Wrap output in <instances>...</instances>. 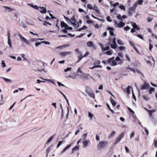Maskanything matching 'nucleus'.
<instances>
[{
    "label": "nucleus",
    "mask_w": 157,
    "mask_h": 157,
    "mask_svg": "<svg viewBox=\"0 0 157 157\" xmlns=\"http://www.w3.org/2000/svg\"><path fill=\"white\" fill-rule=\"evenodd\" d=\"M4 8L5 9H7L8 10V12H11L12 11L14 10V9H12L11 8L7 6H4Z\"/></svg>",
    "instance_id": "f3484780"
},
{
    "label": "nucleus",
    "mask_w": 157,
    "mask_h": 157,
    "mask_svg": "<svg viewBox=\"0 0 157 157\" xmlns=\"http://www.w3.org/2000/svg\"><path fill=\"white\" fill-rule=\"evenodd\" d=\"M87 7L90 10H93L96 11L98 13H99V11L98 10H96L93 8L92 5L90 4H88L87 5Z\"/></svg>",
    "instance_id": "9b49d317"
},
{
    "label": "nucleus",
    "mask_w": 157,
    "mask_h": 157,
    "mask_svg": "<svg viewBox=\"0 0 157 157\" xmlns=\"http://www.w3.org/2000/svg\"><path fill=\"white\" fill-rule=\"evenodd\" d=\"M130 70L132 71L133 72H137L138 71V70L137 69H135L133 68H131V69H130Z\"/></svg>",
    "instance_id": "052dcab7"
},
{
    "label": "nucleus",
    "mask_w": 157,
    "mask_h": 157,
    "mask_svg": "<svg viewBox=\"0 0 157 157\" xmlns=\"http://www.w3.org/2000/svg\"><path fill=\"white\" fill-rule=\"evenodd\" d=\"M70 20V22H71H71H76V19H75V16L74 15L72 16Z\"/></svg>",
    "instance_id": "5701e85b"
},
{
    "label": "nucleus",
    "mask_w": 157,
    "mask_h": 157,
    "mask_svg": "<svg viewBox=\"0 0 157 157\" xmlns=\"http://www.w3.org/2000/svg\"><path fill=\"white\" fill-rule=\"evenodd\" d=\"M41 43H44L46 44H50V43L49 42H48V41H41Z\"/></svg>",
    "instance_id": "09e8293b"
},
{
    "label": "nucleus",
    "mask_w": 157,
    "mask_h": 157,
    "mask_svg": "<svg viewBox=\"0 0 157 157\" xmlns=\"http://www.w3.org/2000/svg\"><path fill=\"white\" fill-rule=\"evenodd\" d=\"M2 67H5L6 66V65L5 63L4 62V61H3V60L2 61Z\"/></svg>",
    "instance_id": "6e6d98bb"
},
{
    "label": "nucleus",
    "mask_w": 157,
    "mask_h": 157,
    "mask_svg": "<svg viewBox=\"0 0 157 157\" xmlns=\"http://www.w3.org/2000/svg\"><path fill=\"white\" fill-rule=\"evenodd\" d=\"M154 146L155 147H157V140H154Z\"/></svg>",
    "instance_id": "774afa93"
},
{
    "label": "nucleus",
    "mask_w": 157,
    "mask_h": 157,
    "mask_svg": "<svg viewBox=\"0 0 157 157\" xmlns=\"http://www.w3.org/2000/svg\"><path fill=\"white\" fill-rule=\"evenodd\" d=\"M88 116L90 118V120H92V118L93 116V114L92 113H90L89 112Z\"/></svg>",
    "instance_id": "4c0bfd02"
},
{
    "label": "nucleus",
    "mask_w": 157,
    "mask_h": 157,
    "mask_svg": "<svg viewBox=\"0 0 157 157\" xmlns=\"http://www.w3.org/2000/svg\"><path fill=\"white\" fill-rule=\"evenodd\" d=\"M132 26L134 29H136L137 30H139L140 29V28L135 23L133 24Z\"/></svg>",
    "instance_id": "b1692460"
},
{
    "label": "nucleus",
    "mask_w": 157,
    "mask_h": 157,
    "mask_svg": "<svg viewBox=\"0 0 157 157\" xmlns=\"http://www.w3.org/2000/svg\"><path fill=\"white\" fill-rule=\"evenodd\" d=\"M71 53L70 52H61L59 53V55L63 57H64L70 54Z\"/></svg>",
    "instance_id": "1a4fd4ad"
},
{
    "label": "nucleus",
    "mask_w": 157,
    "mask_h": 157,
    "mask_svg": "<svg viewBox=\"0 0 157 157\" xmlns=\"http://www.w3.org/2000/svg\"><path fill=\"white\" fill-rule=\"evenodd\" d=\"M113 44H111L110 46L112 48L115 49L117 47V44L116 43V39L114 38L113 40Z\"/></svg>",
    "instance_id": "6e6552de"
},
{
    "label": "nucleus",
    "mask_w": 157,
    "mask_h": 157,
    "mask_svg": "<svg viewBox=\"0 0 157 157\" xmlns=\"http://www.w3.org/2000/svg\"><path fill=\"white\" fill-rule=\"evenodd\" d=\"M137 3H135L132 7L129 8L128 10V14L129 16H131L133 13L135 11L137 7Z\"/></svg>",
    "instance_id": "f03ea898"
},
{
    "label": "nucleus",
    "mask_w": 157,
    "mask_h": 157,
    "mask_svg": "<svg viewBox=\"0 0 157 157\" xmlns=\"http://www.w3.org/2000/svg\"><path fill=\"white\" fill-rule=\"evenodd\" d=\"M132 88L130 86H128V87L126 88V93L127 94H130V89Z\"/></svg>",
    "instance_id": "412c9836"
},
{
    "label": "nucleus",
    "mask_w": 157,
    "mask_h": 157,
    "mask_svg": "<svg viewBox=\"0 0 157 157\" xmlns=\"http://www.w3.org/2000/svg\"><path fill=\"white\" fill-rule=\"evenodd\" d=\"M54 138V137L53 135L51 136L48 139V140L46 142V144H48L52 140V139Z\"/></svg>",
    "instance_id": "6ab92c4d"
},
{
    "label": "nucleus",
    "mask_w": 157,
    "mask_h": 157,
    "mask_svg": "<svg viewBox=\"0 0 157 157\" xmlns=\"http://www.w3.org/2000/svg\"><path fill=\"white\" fill-rule=\"evenodd\" d=\"M135 135V133L134 132H132L130 135V138L132 139V137H133Z\"/></svg>",
    "instance_id": "5fc2aeb1"
},
{
    "label": "nucleus",
    "mask_w": 157,
    "mask_h": 157,
    "mask_svg": "<svg viewBox=\"0 0 157 157\" xmlns=\"http://www.w3.org/2000/svg\"><path fill=\"white\" fill-rule=\"evenodd\" d=\"M124 134V133L123 132L115 140V144L119 143L121 141V139L123 137Z\"/></svg>",
    "instance_id": "0eeeda50"
},
{
    "label": "nucleus",
    "mask_w": 157,
    "mask_h": 157,
    "mask_svg": "<svg viewBox=\"0 0 157 157\" xmlns=\"http://www.w3.org/2000/svg\"><path fill=\"white\" fill-rule=\"evenodd\" d=\"M153 48V45L151 44H149V50L150 51H151V49Z\"/></svg>",
    "instance_id": "bf43d9fd"
},
{
    "label": "nucleus",
    "mask_w": 157,
    "mask_h": 157,
    "mask_svg": "<svg viewBox=\"0 0 157 157\" xmlns=\"http://www.w3.org/2000/svg\"><path fill=\"white\" fill-rule=\"evenodd\" d=\"M107 33L106 32H105L101 36L102 37H104L107 36Z\"/></svg>",
    "instance_id": "49530a36"
},
{
    "label": "nucleus",
    "mask_w": 157,
    "mask_h": 157,
    "mask_svg": "<svg viewBox=\"0 0 157 157\" xmlns=\"http://www.w3.org/2000/svg\"><path fill=\"white\" fill-rule=\"evenodd\" d=\"M108 142L107 141H101L99 142L98 145V148L100 149L101 148L105 147L107 145Z\"/></svg>",
    "instance_id": "20e7f679"
},
{
    "label": "nucleus",
    "mask_w": 157,
    "mask_h": 157,
    "mask_svg": "<svg viewBox=\"0 0 157 157\" xmlns=\"http://www.w3.org/2000/svg\"><path fill=\"white\" fill-rule=\"evenodd\" d=\"M83 75H82V78H85L88 79L90 76V75L89 74H86L85 73H82Z\"/></svg>",
    "instance_id": "dca6fc26"
},
{
    "label": "nucleus",
    "mask_w": 157,
    "mask_h": 157,
    "mask_svg": "<svg viewBox=\"0 0 157 157\" xmlns=\"http://www.w3.org/2000/svg\"><path fill=\"white\" fill-rule=\"evenodd\" d=\"M143 98L146 100H150V98L147 96L145 95L143 96Z\"/></svg>",
    "instance_id": "2f4dec72"
},
{
    "label": "nucleus",
    "mask_w": 157,
    "mask_h": 157,
    "mask_svg": "<svg viewBox=\"0 0 157 157\" xmlns=\"http://www.w3.org/2000/svg\"><path fill=\"white\" fill-rule=\"evenodd\" d=\"M79 149V147L78 146H76L75 147L72 148V150L71 153H73L75 151H78Z\"/></svg>",
    "instance_id": "f8f14e48"
},
{
    "label": "nucleus",
    "mask_w": 157,
    "mask_h": 157,
    "mask_svg": "<svg viewBox=\"0 0 157 157\" xmlns=\"http://www.w3.org/2000/svg\"><path fill=\"white\" fill-rule=\"evenodd\" d=\"M119 48L120 50L123 51L126 48L124 46H121L119 47Z\"/></svg>",
    "instance_id": "473e14b6"
},
{
    "label": "nucleus",
    "mask_w": 157,
    "mask_h": 157,
    "mask_svg": "<svg viewBox=\"0 0 157 157\" xmlns=\"http://www.w3.org/2000/svg\"><path fill=\"white\" fill-rule=\"evenodd\" d=\"M87 133H84L83 134L82 137H83V139H85L87 136Z\"/></svg>",
    "instance_id": "79ce46f5"
},
{
    "label": "nucleus",
    "mask_w": 157,
    "mask_h": 157,
    "mask_svg": "<svg viewBox=\"0 0 157 157\" xmlns=\"http://www.w3.org/2000/svg\"><path fill=\"white\" fill-rule=\"evenodd\" d=\"M106 54L109 55H110L112 54V53L109 51H108L106 52Z\"/></svg>",
    "instance_id": "864d4df0"
},
{
    "label": "nucleus",
    "mask_w": 157,
    "mask_h": 157,
    "mask_svg": "<svg viewBox=\"0 0 157 157\" xmlns=\"http://www.w3.org/2000/svg\"><path fill=\"white\" fill-rule=\"evenodd\" d=\"M114 25H116V26L119 28L122 27L125 25V23L122 21H120L119 23H118L115 20L114 21Z\"/></svg>",
    "instance_id": "423d86ee"
},
{
    "label": "nucleus",
    "mask_w": 157,
    "mask_h": 157,
    "mask_svg": "<svg viewBox=\"0 0 157 157\" xmlns=\"http://www.w3.org/2000/svg\"><path fill=\"white\" fill-rule=\"evenodd\" d=\"M149 85L148 83H145L144 84H143L141 87V89L144 90L146 89H147L149 88Z\"/></svg>",
    "instance_id": "9d476101"
},
{
    "label": "nucleus",
    "mask_w": 157,
    "mask_h": 157,
    "mask_svg": "<svg viewBox=\"0 0 157 157\" xmlns=\"http://www.w3.org/2000/svg\"><path fill=\"white\" fill-rule=\"evenodd\" d=\"M110 101L111 104L113 106H114L116 105V102L111 97L110 98Z\"/></svg>",
    "instance_id": "2eb2a0df"
},
{
    "label": "nucleus",
    "mask_w": 157,
    "mask_h": 157,
    "mask_svg": "<svg viewBox=\"0 0 157 157\" xmlns=\"http://www.w3.org/2000/svg\"><path fill=\"white\" fill-rule=\"evenodd\" d=\"M117 18L119 20H122V17L121 16V15L119 14L117 15Z\"/></svg>",
    "instance_id": "37998d69"
},
{
    "label": "nucleus",
    "mask_w": 157,
    "mask_h": 157,
    "mask_svg": "<svg viewBox=\"0 0 157 157\" xmlns=\"http://www.w3.org/2000/svg\"><path fill=\"white\" fill-rule=\"evenodd\" d=\"M83 147H86L88 145V142L87 140H85L83 142Z\"/></svg>",
    "instance_id": "393cba45"
},
{
    "label": "nucleus",
    "mask_w": 157,
    "mask_h": 157,
    "mask_svg": "<svg viewBox=\"0 0 157 157\" xmlns=\"http://www.w3.org/2000/svg\"><path fill=\"white\" fill-rule=\"evenodd\" d=\"M86 22L88 24H91L92 23L93 21L92 20H88L86 21Z\"/></svg>",
    "instance_id": "0e129e2a"
},
{
    "label": "nucleus",
    "mask_w": 157,
    "mask_h": 157,
    "mask_svg": "<svg viewBox=\"0 0 157 157\" xmlns=\"http://www.w3.org/2000/svg\"><path fill=\"white\" fill-rule=\"evenodd\" d=\"M152 20V18H151L149 17H148L147 19V20L148 22H150Z\"/></svg>",
    "instance_id": "680f3d73"
},
{
    "label": "nucleus",
    "mask_w": 157,
    "mask_h": 157,
    "mask_svg": "<svg viewBox=\"0 0 157 157\" xmlns=\"http://www.w3.org/2000/svg\"><path fill=\"white\" fill-rule=\"evenodd\" d=\"M87 45L89 47H92L94 46V45L93 42L91 41H89L87 43Z\"/></svg>",
    "instance_id": "ddd939ff"
},
{
    "label": "nucleus",
    "mask_w": 157,
    "mask_h": 157,
    "mask_svg": "<svg viewBox=\"0 0 157 157\" xmlns=\"http://www.w3.org/2000/svg\"><path fill=\"white\" fill-rule=\"evenodd\" d=\"M137 36L139 38H140L142 40H143L144 38L142 35L140 34H138L137 35Z\"/></svg>",
    "instance_id": "8fccbe9b"
},
{
    "label": "nucleus",
    "mask_w": 157,
    "mask_h": 157,
    "mask_svg": "<svg viewBox=\"0 0 157 157\" xmlns=\"http://www.w3.org/2000/svg\"><path fill=\"white\" fill-rule=\"evenodd\" d=\"M41 10H40V12L42 13H46L47 12L46 9L44 7H42L41 8Z\"/></svg>",
    "instance_id": "a211bd4d"
},
{
    "label": "nucleus",
    "mask_w": 157,
    "mask_h": 157,
    "mask_svg": "<svg viewBox=\"0 0 157 157\" xmlns=\"http://www.w3.org/2000/svg\"><path fill=\"white\" fill-rule=\"evenodd\" d=\"M107 62L112 66H115L117 65V63L114 60V57H113L108 59Z\"/></svg>",
    "instance_id": "7ed1b4c3"
},
{
    "label": "nucleus",
    "mask_w": 157,
    "mask_h": 157,
    "mask_svg": "<svg viewBox=\"0 0 157 157\" xmlns=\"http://www.w3.org/2000/svg\"><path fill=\"white\" fill-rule=\"evenodd\" d=\"M130 29V28L128 26H127L124 28V30L125 31H128Z\"/></svg>",
    "instance_id": "13d9d810"
},
{
    "label": "nucleus",
    "mask_w": 157,
    "mask_h": 157,
    "mask_svg": "<svg viewBox=\"0 0 157 157\" xmlns=\"http://www.w3.org/2000/svg\"><path fill=\"white\" fill-rule=\"evenodd\" d=\"M50 151V147H48L46 150V155L47 156L48 154V153Z\"/></svg>",
    "instance_id": "c03bdc74"
},
{
    "label": "nucleus",
    "mask_w": 157,
    "mask_h": 157,
    "mask_svg": "<svg viewBox=\"0 0 157 157\" xmlns=\"http://www.w3.org/2000/svg\"><path fill=\"white\" fill-rule=\"evenodd\" d=\"M117 42L118 44H119V45H123L124 44V43L123 42H122L121 40H117Z\"/></svg>",
    "instance_id": "7c9ffc66"
},
{
    "label": "nucleus",
    "mask_w": 157,
    "mask_h": 157,
    "mask_svg": "<svg viewBox=\"0 0 157 157\" xmlns=\"http://www.w3.org/2000/svg\"><path fill=\"white\" fill-rule=\"evenodd\" d=\"M107 106L110 110L111 111V112L112 113H114V111L110 108L109 105L108 104H107Z\"/></svg>",
    "instance_id": "e433bc0d"
},
{
    "label": "nucleus",
    "mask_w": 157,
    "mask_h": 157,
    "mask_svg": "<svg viewBox=\"0 0 157 157\" xmlns=\"http://www.w3.org/2000/svg\"><path fill=\"white\" fill-rule=\"evenodd\" d=\"M18 36L22 41H23L27 44H29V41L24 37L20 33H19L18 34Z\"/></svg>",
    "instance_id": "39448f33"
},
{
    "label": "nucleus",
    "mask_w": 157,
    "mask_h": 157,
    "mask_svg": "<svg viewBox=\"0 0 157 157\" xmlns=\"http://www.w3.org/2000/svg\"><path fill=\"white\" fill-rule=\"evenodd\" d=\"M97 67H99V68H101V66L100 65H95L92 67H91L90 68V69H93L94 68H97Z\"/></svg>",
    "instance_id": "bb28decb"
},
{
    "label": "nucleus",
    "mask_w": 157,
    "mask_h": 157,
    "mask_svg": "<svg viewBox=\"0 0 157 157\" xmlns=\"http://www.w3.org/2000/svg\"><path fill=\"white\" fill-rule=\"evenodd\" d=\"M71 69V67H67V69H65L64 70V71L65 72H67L68 71H70Z\"/></svg>",
    "instance_id": "3c124183"
},
{
    "label": "nucleus",
    "mask_w": 157,
    "mask_h": 157,
    "mask_svg": "<svg viewBox=\"0 0 157 157\" xmlns=\"http://www.w3.org/2000/svg\"><path fill=\"white\" fill-rule=\"evenodd\" d=\"M116 60L117 61H121V59L118 56H117L116 58Z\"/></svg>",
    "instance_id": "e2e57ef3"
},
{
    "label": "nucleus",
    "mask_w": 157,
    "mask_h": 157,
    "mask_svg": "<svg viewBox=\"0 0 157 157\" xmlns=\"http://www.w3.org/2000/svg\"><path fill=\"white\" fill-rule=\"evenodd\" d=\"M109 49V46H107L105 48H103V51H107V50H108Z\"/></svg>",
    "instance_id": "de8ad7c7"
},
{
    "label": "nucleus",
    "mask_w": 157,
    "mask_h": 157,
    "mask_svg": "<svg viewBox=\"0 0 157 157\" xmlns=\"http://www.w3.org/2000/svg\"><path fill=\"white\" fill-rule=\"evenodd\" d=\"M47 24H48L50 25H52V24L51 23H49L47 21L44 22L43 24L44 25L47 26Z\"/></svg>",
    "instance_id": "c9c22d12"
},
{
    "label": "nucleus",
    "mask_w": 157,
    "mask_h": 157,
    "mask_svg": "<svg viewBox=\"0 0 157 157\" xmlns=\"http://www.w3.org/2000/svg\"><path fill=\"white\" fill-rule=\"evenodd\" d=\"M82 54H81V53L79 54V55L78 56V60L77 61V63H78V62H79L83 58V57H82Z\"/></svg>",
    "instance_id": "aec40b11"
},
{
    "label": "nucleus",
    "mask_w": 157,
    "mask_h": 157,
    "mask_svg": "<svg viewBox=\"0 0 157 157\" xmlns=\"http://www.w3.org/2000/svg\"><path fill=\"white\" fill-rule=\"evenodd\" d=\"M143 2V0H139L138 1L137 3L139 5H141L142 4Z\"/></svg>",
    "instance_id": "58836bf2"
},
{
    "label": "nucleus",
    "mask_w": 157,
    "mask_h": 157,
    "mask_svg": "<svg viewBox=\"0 0 157 157\" xmlns=\"http://www.w3.org/2000/svg\"><path fill=\"white\" fill-rule=\"evenodd\" d=\"M67 24L65 23L63 21H61V27H65V26Z\"/></svg>",
    "instance_id": "c85d7f7f"
},
{
    "label": "nucleus",
    "mask_w": 157,
    "mask_h": 157,
    "mask_svg": "<svg viewBox=\"0 0 157 157\" xmlns=\"http://www.w3.org/2000/svg\"><path fill=\"white\" fill-rule=\"evenodd\" d=\"M57 83H58V85L59 86H65L63 84H62V83H61L60 82H57Z\"/></svg>",
    "instance_id": "4d7b16f0"
},
{
    "label": "nucleus",
    "mask_w": 157,
    "mask_h": 157,
    "mask_svg": "<svg viewBox=\"0 0 157 157\" xmlns=\"http://www.w3.org/2000/svg\"><path fill=\"white\" fill-rule=\"evenodd\" d=\"M71 24H73V26L75 27H76L77 28H78V25H77V24L75 23V22H71Z\"/></svg>",
    "instance_id": "603ef678"
},
{
    "label": "nucleus",
    "mask_w": 157,
    "mask_h": 157,
    "mask_svg": "<svg viewBox=\"0 0 157 157\" xmlns=\"http://www.w3.org/2000/svg\"><path fill=\"white\" fill-rule=\"evenodd\" d=\"M45 80H46V81H49V82H50L51 83H52L53 84H55V82L53 80H52L51 79H46Z\"/></svg>",
    "instance_id": "a19ab883"
},
{
    "label": "nucleus",
    "mask_w": 157,
    "mask_h": 157,
    "mask_svg": "<svg viewBox=\"0 0 157 157\" xmlns=\"http://www.w3.org/2000/svg\"><path fill=\"white\" fill-rule=\"evenodd\" d=\"M106 19L109 22H111L112 21V20L110 19V17L109 16H107L106 18Z\"/></svg>",
    "instance_id": "ea45409f"
},
{
    "label": "nucleus",
    "mask_w": 157,
    "mask_h": 157,
    "mask_svg": "<svg viewBox=\"0 0 157 157\" xmlns=\"http://www.w3.org/2000/svg\"><path fill=\"white\" fill-rule=\"evenodd\" d=\"M115 132L114 131H113L111 133L110 135V136L109 137H113L114 135L115 134Z\"/></svg>",
    "instance_id": "72a5a7b5"
},
{
    "label": "nucleus",
    "mask_w": 157,
    "mask_h": 157,
    "mask_svg": "<svg viewBox=\"0 0 157 157\" xmlns=\"http://www.w3.org/2000/svg\"><path fill=\"white\" fill-rule=\"evenodd\" d=\"M101 63V62L99 60H96V61L94 63V64L95 65H96V64H98V65H99V64H100Z\"/></svg>",
    "instance_id": "c756f323"
},
{
    "label": "nucleus",
    "mask_w": 157,
    "mask_h": 157,
    "mask_svg": "<svg viewBox=\"0 0 157 157\" xmlns=\"http://www.w3.org/2000/svg\"><path fill=\"white\" fill-rule=\"evenodd\" d=\"M155 91V88L153 87H151L149 90V94H151L152 93V92H154Z\"/></svg>",
    "instance_id": "cd10ccee"
},
{
    "label": "nucleus",
    "mask_w": 157,
    "mask_h": 157,
    "mask_svg": "<svg viewBox=\"0 0 157 157\" xmlns=\"http://www.w3.org/2000/svg\"><path fill=\"white\" fill-rule=\"evenodd\" d=\"M125 151L126 152L129 153V150L128 147L126 146H125Z\"/></svg>",
    "instance_id": "69168bd1"
},
{
    "label": "nucleus",
    "mask_w": 157,
    "mask_h": 157,
    "mask_svg": "<svg viewBox=\"0 0 157 157\" xmlns=\"http://www.w3.org/2000/svg\"><path fill=\"white\" fill-rule=\"evenodd\" d=\"M62 142H63L62 141H60L58 143L57 145V148H58L60 146V145L62 144Z\"/></svg>",
    "instance_id": "a18cd8bd"
},
{
    "label": "nucleus",
    "mask_w": 157,
    "mask_h": 157,
    "mask_svg": "<svg viewBox=\"0 0 157 157\" xmlns=\"http://www.w3.org/2000/svg\"><path fill=\"white\" fill-rule=\"evenodd\" d=\"M86 92L90 97L94 98L95 94L91 89L88 86H86L85 89Z\"/></svg>",
    "instance_id": "f257e3e1"
},
{
    "label": "nucleus",
    "mask_w": 157,
    "mask_h": 157,
    "mask_svg": "<svg viewBox=\"0 0 157 157\" xmlns=\"http://www.w3.org/2000/svg\"><path fill=\"white\" fill-rule=\"evenodd\" d=\"M8 44L10 47H12V44L10 38H8Z\"/></svg>",
    "instance_id": "a878e982"
},
{
    "label": "nucleus",
    "mask_w": 157,
    "mask_h": 157,
    "mask_svg": "<svg viewBox=\"0 0 157 157\" xmlns=\"http://www.w3.org/2000/svg\"><path fill=\"white\" fill-rule=\"evenodd\" d=\"M73 143H71L67 146L63 150L62 152H65L67 149L70 148L72 145Z\"/></svg>",
    "instance_id": "4468645a"
},
{
    "label": "nucleus",
    "mask_w": 157,
    "mask_h": 157,
    "mask_svg": "<svg viewBox=\"0 0 157 157\" xmlns=\"http://www.w3.org/2000/svg\"><path fill=\"white\" fill-rule=\"evenodd\" d=\"M125 56H126V59H127L128 60V61H131V59H130V58L128 56V55H125Z\"/></svg>",
    "instance_id": "338daca9"
},
{
    "label": "nucleus",
    "mask_w": 157,
    "mask_h": 157,
    "mask_svg": "<svg viewBox=\"0 0 157 157\" xmlns=\"http://www.w3.org/2000/svg\"><path fill=\"white\" fill-rule=\"evenodd\" d=\"M121 10H123L124 11H125V7L123 5H120L119 6Z\"/></svg>",
    "instance_id": "f704fd0d"
},
{
    "label": "nucleus",
    "mask_w": 157,
    "mask_h": 157,
    "mask_svg": "<svg viewBox=\"0 0 157 157\" xmlns=\"http://www.w3.org/2000/svg\"><path fill=\"white\" fill-rule=\"evenodd\" d=\"M2 78L7 82L10 83L11 82V80L10 79L4 77H2Z\"/></svg>",
    "instance_id": "4be33fe9"
}]
</instances>
